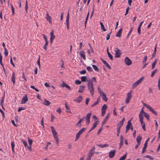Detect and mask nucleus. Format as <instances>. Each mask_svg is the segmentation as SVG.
<instances>
[{
  "label": "nucleus",
  "mask_w": 160,
  "mask_h": 160,
  "mask_svg": "<svg viewBox=\"0 0 160 160\" xmlns=\"http://www.w3.org/2000/svg\"><path fill=\"white\" fill-rule=\"evenodd\" d=\"M138 85H139V84H138V83L136 81V82H134L132 84V88L133 89H134V88H136Z\"/></svg>",
  "instance_id": "72a5a7b5"
},
{
  "label": "nucleus",
  "mask_w": 160,
  "mask_h": 160,
  "mask_svg": "<svg viewBox=\"0 0 160 160\" xmlns=\"http://www.w3.org/2000/svg\"><path fill=\"white\" fill-rule=\"evenodd\" d=\"M46 19L49 22V23L52 24V19L51 17L49 16L48 13L46 15Z\"/></svg>",
  "instance_id": "f8f14e48"
},
{
  "label": "nucleus",
  "mask_w": 160,
  "mask_h": 160,
  "mask_svg": "<svg viewBox=\"0 0 160 160\" xmlns=\"http://www.w3.org/2000/svg\"><path fill=\"white\" fill-rule=\"evenodd\" d=\"M144 116L148 121L149 120V116L148 113H147L146 112H144Z\"/></svg>",
  "instance_id": "f704fd0d"
},
{
  "label": "nucleus",
  "mask_w": 160,
  "mask_h": 160,
  "mask_svg": "<svg viewBox=\"0 0 160 160\" xmlns=\"http://www.w3.org/2000/svg\"><path fill=\"white\" fill-rule=\"evenodd\" d=\"M144 112H145L143 110V108H142L139 113V121H141V122H142V119H143V115H142V114L143 113L144 114Z\"/></svg>",
  "instance_id": "39448f33"
},
{
  "label": "nucleus",
  "mask_w": 160,
  "mask_h": 160,
  "mask_svg": "<svg viewBox=\"0 0 160 160\" xmlns=\"http://www.w3.org/2000/svg\"><path fill=\"white\" fill-rule=\"evenodd\" d=\"M123 123L121 122L120 121L118 124V126L120 127H121L123 125Z\"/></svg>",
  "instance_id": "864d4df0"
},
{
  "label": "nucleus",
  "mask_w": 160,
  "mask_h": 160,
  "mask_svg": "<svg viewBox=\"0 0 160 160\" xmlns=\"http://www.w3.org/2000/svg\"><path fill=\"white\" fill-rule=\"evenodd\" d=\"M112 33V31L108 34H107L106 37V39L107 40H108L110 38V34H111Z\"/></svg>",
  "instance_id": "37998d69"
},
{
  "label": "nucleus",
  "mask_w": 160,
  "mask_h": 160,
  "mask_svg": "<svg viewBox=\"0 0 160 160\" xmlns=\"http://www.w3.org/2000/svg\"><path fill=\"white\" fill-rule=\"evenodd\" d=\"M75 83L77 84H80L81 83V81H80L79 80H76L75 81Z\"/></svg>",
  "instance_id": "052dcab7"
},
{
  "label": "nucleus",
  "mask_w": 160,
  "mask_h": 160,
  "mask_svg": "<svg viewBox=\"0 0 160 160\" xmlns=\"http://www.w3.org/2000/svg\"><path fill=\"white\" fill-rule=\"evenodd\" d=\"M26 109V108L24 107H19L18 109V112H20L22 110H24Z\"/></svg>",
  "instance_id": "a18cd8bd"
},
{
  "label": "nucleus",
  "mask_w": 160,
  "mask_h": 160,
  "mask_svg": "<svg viewBox=\"0 0 160 160\" xmlns=\"http://www.w3.org/2000/svg\"><path fill=\"white\" fill-rule=\"evenodd\" d=\"M100 24L101 25V28L103 30V31H106V29L105 28L103 24V23L102 22H100Z\"/></svg>",
  "instance_id": "cd10ccee"
},
{
  "label": "nucleus",
  "mask_w": 160,
  "mask_h": 160,
  "mask_svg": "<svg viewBox=\"0 0 160 160\" xmlns=\"http://www.w3.org/2000/svg\"><path fill=\"white\" fill-rule=\"evenodd\" d=\"M143 77H142V78L139 79L136 82L138 83V84L139 85L142 82V80L143 79Z\"/></svg>",
  "instance_id": "de8ad7c7"
},
{
  "label": "nucleus",
  "mask_w": 160,
  "mask_h": 160,
  "mask_svg": "<svg viewBox=\"0 0 160 160\" xmlns=\"http://www.w3.org/2000/svg\"><path fill=\"white\" fill-rule=\"evenodd\" d=\"M122 31V28H120L116 33L115 36L117 37H120Z\"/></svg>",
  "instance_id": "a211bd4d"
},
{
  "label": "nucleus",
  "mask_w": 160,
  "mask_h": 160,
  "mask_svg": "<svg viewBox=\"0 0 160 160\" xmlns=\"http://www.w3.org/2000/svg\"><path fill=\"white\" fill-rule=\"evenodd\" d=\"M43 119L44 118H42L41 121V124L43 128H44Z\"/></svg>",
  "instance_id": "bf43d9fd"
},
{
  "label": "nucleus",
  "mask_w": 160,
  "mask_h": 160,
  "mask_svg": "<svg viewBox=\"0 0 160 160\" xmlns=\"http://www.w3.org/2000/svg\"><path fill=\"white\" fill-rule=\"evenodd\" d=\"M99 98H97V100L96 101L94 102V103H93L92 105H91V107H92L96 105L97 104H98V102H99Z\"/></svg>",
  "instance_id": "bb28decb"
},
{
  "label": "nucleus",
  "mask_w": 160,
  "mask_h": 160,
  "mask_svg": "<svg viewBox=\"0 0 160 160\" xmlns=\"http://www.w3.org/2000/svg\"><path fill=\"white\" fill-rule=\"evenodd\" d=\"M143 77H142V78L139 79L136 82L138 83V84L139 85L142 82V80L143 79Z\"/></svg>",
  "instance_id": "49530a36"
},
{
  "label": "nucleus",
  "mask_w": 160,
  "mask_h": 160,
  "mask_svg": "<svg viewBox=\"0 0 160 160\" xmlns=\"http://www.w3.org/2000/svg\"><path fill=\"white\" fill-rule=\"evenodd\" d=\"M115 57L116 58H118L120 57L121 54V52L120 49L118 48H115Z\"/></svg>",
  "instance_id": "f03ea898"
},
{
  "label": "nucleus",
  "mask_w": 160,
  "mask_h": 160,
  "mask_svg": "<svg viewBox=\"0 0 160 160\" xmlns=\"http://www.w3.org/2000/svg\"><path fill=\"white\" fill-rule=\"evenodd\" d=\"M132 91H130L127 94V98L130 99L131 98Z\"/></svg>",
  "instance_id": "a878e982"
},
{
  "label": "nucleus",
  "mask_w": 160,
  "mask_h": 160,
  "mask_svg": "<svg viewBox=\"0 0 160 160\" xmlns=\"http://www.w3.org/2000/svg\"><path fill=\"white\" fill-rule=\"evenodd\" d=\"M142 122H141L140 121V122L141 123V125L142 126V127L143 129V130L144 131H145L146 130V128H145V123L143 122V119H142Z\"/></svg>",
  "instance_id": "4be33fe9"
},
{
  "label": "nucleus",
  "mask_w": 160,
  "mask_h": 160,
  "mask_svg": "<svg viewBox=\"0 0 160 160\" xmlns=\"http://www.w3.org/2000/svg\"><path fill=\"white\" fill-rule=\"evenodd\" d=\"M22 142L23 143V144L24 145V146L25 147L27 146L28 144L27 142L23 140H22Z\"/></svg>",
  "instance_id": "680f3d73"
},
{
  "label": "nucleus",
  "mask_w": 160,
  "mask_h": 160,
  "mask_svg": "<svg viewBox=\"0 0 160 160\" xmlns=\"http://www.w3.org/2000/svg\"><path fill=\"white\" fill-rule=\"evenodd\" d=\"M15 74L14 72H12V82L14 84L15 83Z\"/></svg>",
  "instance_id": "aec40b11"
},
{
  "label": "nucleus",
  "mask_w": 160,
  "mask_h": 160,
  "mask_svg": "<svg viewBox=\"0 0 160 160\" xmlns=\"http://www.w3.org/2000/svg\"><path fill=\"white\" fill-rule=\"evenodd\" d=\"M85 88V86H80L79 87V89L78 91V92L79 93H82L84 91V88Z\"/></svg>",
  "instance_id": "2eb2a0df"
},
{
  "label": "nucleus",
  "mask_w": 160,
  "mask_h": 160,
  "mask_svg": "<svg viewBox=\"0 0 160 160\" xmlns=\"http://www.w3.org/2000/svg\"><path fill=\"white\" fill-rule=\"evenodd\" d=\"M110 116V113H108L107 114L105 118L103 120L102 122V126H103L105 123L107 122V121L109 117Z\"/></svg>",
  "instance_id": "9d476101"
},
{
  "label": "nucleus",
  "mask_w": 160,
  "mask_h": 160,
  "mask_svg": "<svg viewBox=\"0 0 160 160\" xmlns=\"http://www.w3.org/2000/svg\"><path fill=\"white\" fill-rule=\"evenodd\" d=\"M48 44V43H45V44L43 47V48L45 50H47V46Z\"/></svg>",
  "instance_id": "338daca9"
},
{
  "label": "nucleus",
  "mask_w": 160,
  "mask_h": 160,
  "mask_svg": "<svg viewBox=\"0 0 160 160\" xmlns=\"http://www.w3.org/2000/svg\"><path fill=\"white\" fill-rule=\"evenodd\" d=\"M102 99L105 101H107L108 100V98L107 97L106 94L104 92L101 94Z\"/></svg>",
  "instance_id": "6ab92c4d"
},
{
  "label": "nucleus",
  "mask_w": 160,
  "mask_h": 160,
  "mask_svg": "<svg viewBox=\"0 0 160 160\" xmlns=\"http://www.w3.org/2000/svg\"><path fill=\"white\" fill-rule=\"evenodd\" d=\"M158 87L159 90H160V77L159 78L158 80Z\"/></svg>",
  "instance_id": "69168bd1"
},
{
  "label": "nucleus",
  "mask_w": 160,
  "mask_h": 160,
  "mask_svg": "<svg viewBox=\"0 0 160 160\" xmlns=\"http://www.w3.org/2000/svg\"><path fill=\"white\" fill-rule=\"evenodd\" d=\"M62 86L63 87H65L66 88H68V89L71 90V88L66 83L64 82H62Z\"/></svg>",
  "instance_id": "412c9836"
},
{
  "label": "nucleus",
  "mask_w": 160,
  "mask_h": 160,
  "mask_svg": "<svg viewBox=\"0 0 160 160\" xmlns=\"http://www.w3.org/2000/svg\"><path fill=\"white\" fill-rule=\"evenodd\" d=\"M129 7H128L126 9V13L124 15L125 16L127 15V14H128V11H129Z\"/></svg>",
  "instance_id": "e2e57ef3"
},
{
  "label": "nucleus",
  "mask_w": 160,
  "mask_h": 160,
  "mask_svg": "<svg viewBox=\"0 0 160 160\" xmlns=\"http://www.w3.org/2000/svg\"><path fill=\"white\" fill-rule=\"evenodd\" d=\"M11 10H12V15H13L14 14V12H15L14 9L13 7V6L12 5H11Z\"/></svg>",
  "instance_id": "4d7b16f0"
},
{
  "label": "nucleus",
  "mask_w": 160,
  "mask_h": 160,
  "mask_svg": "<svg viewBox=\"0 0 160 160\" xmlns=\"http://www.w3.org/2000/svg\"><path fill=\"white\" fill-rule=\"evenodd\" d=\"M84 119L85 117H83L82 118L80 119L78 122V123L76 124V125L78 126V125H79L78 127L80 128L82 125L81 122Z\"/></svg>",
  "instance_id": "ddd939ff"
},
{
  "label": "nucleus",
  "mask_w": 160,
  "mask_h": 160,
  "mask_svg": "<svg viewBox=\"0 0 160 160\" xmlns=\"http://www.w3.org/2000/svg\"><path fill=\"white\" fill-rule=\"evenodd\" d=\"M123 144V142L120 141V142L119 143V149H121L122 148Z\"/></svg>",
  "instance_id": "0e129e2a"
},
{
  "label": "nucleus",
  "mask_w": 160,
  "mask_h": 160,
  "mask_svg": "<svg viewBox=\"0 0 160 160\" xmlns=\"http://www.w3.org/2000/svg\"><path fill=\"white\" fill-rule=\"evenodd\" d=\"M87 69L89 72H92L93 71L92 68L90 66L87 67Z\"/></svg>",
  "instance_id": "09e8293b"
},
{
  "label": "nucleus",
  "mask_w": 160,
  "mask_h": 160,
  "mask_svg": "<svg viewBox=\"0 0 160 160\" xmlns=\"http://www.w3.org/2000/svg\"><path fill=\"white\" fill-rule=\"evenodd\" d=\"M142 139V137L139 135H138L136 139V141L138 144H140V143Z\"/></svg>",
  "instance_id": "5701e85b"
},
{
  "label": "nucleus",
  "mask_w": 160,
  "mask_h": 160,
  "mask_svg": "<svg viewBox=\"0 0 160 160\" xmlns=\"http://www.w3.org/2000/svg\"><path fill=\"white\" fill-rule=\"evenodd\" d=\"M132 118L128 121L127 122V124L126 126V130L125 133H127L128 131L130 129V125H132V123L131 122V120Z\"/></svg>",
  "instance_id": "423d86ee"
},
{
  "label": "nucleus",
  "mask_w": 160,
  "mask_h": 160,
  "mask_svg": "<svg viewBox=\"0 0 160 160\" xmlns=\"http://www.w3.org/2000/svg\"><path fill=\"white\" fill-rule=\"evenodd\" d=\"M148 109L155 115H157V113L151 106H150Z\"/></svg>",
  "instance_id": "f3484780"
},
{
  "label": "nucleus",
  "mask_w": 160,
  "mask_h": 160,
  "mask_svg": "<svg viewBox=\"0 0 160 160\" xmlns=\"http://www.w3.org/2000/svg\"><path fill=\"white\" fill-rule=\"evenodd\" d=\"M125 64L128 66H130L132 64V62L128 57H126L124 59Z\"/></svg>",
  "instance_id": "20e7f679"
},
{
  "label": "nucleus",
  "mask_w": 160,
  "mask_h": 160,
  "mask_svg": "<svg viewBox=\"0 0 160 160\" xmlns=\"http://www.w3.org/2000/svg\"><path fill=\"white\" fill-rule=\"evenodd\" d=\"M95 152H92L90 151H89L88 154V156H89L90 157H91L92 156L93 154Z\"/></svg>",
  "instance_id": "7c9ffc66"
},
{
  "label": "nucleus",
  "mask_w": 160,
  "mask_h": 160,
  "mask_svg": "<svg viewBox=\"0 0 160 160\" xmlns=\"http://www.w3.org/2000/svg\"><path fill=\"white\" fill-rule=\"evenodd\" d=\"M97 145L99 146V147L101 148H104L105 147H108L109 146V145L107 144H105L104 145H102L101 144H98Z\"/></svg>",
  "instance_id": "393cba45"
},
{
  "label": "nucleus",
  "mask_w": 160,
  "mask_h": 160,
  "mask_svg": "<svg viewBox=\"0 0 160 160\" xmlns=\"http://www.w3.org/2000/svg\"><path fill=\"white\" fill-rule=\"evenodd\" d=\"M98 122V121H96L93 124L92 127L90 129L89 132H88V133H89L92 130H93L97 126L98 124L97 122Z\"/></svg>",
  "instance_id": "9b49d317"
},
{
  "label": "nucleus",
  "mask_w": 160,
  "mask_h": 160,
  "mask_svg": "<svg viewBox=\"0 0 160 160\" xmlns=\"http://www.w3.org/2000/svg\"><path fill=\"white\" fill-rule=\"evenodd\" d=\"M52 131L53 136L57 135V132L55 129L52 130Z\"/></svg>",
  "instance_id": "603ef678"
},
{
  "label": "nucleus",
  "mask_w": 160,
  "mask_h": 160,
  "mask_svg": "<svg viewBox=\"0 0 160 160\" xmlns=\"http://www.w3.org/2000/svg\"><path fill=\"white\" fill-rule=\"evenodd\" d=\"M50 38L54 39L55 38V36L53 33V31L52 30L50 33Z\"/></svg>",
  "instance_id": "c85d7f7f"
},
{
  "label": "nucleus",
  "mask_w": 160,
  "mask_h": 160,
  "mask_svg": "<svg viewBox=\"0 0 160 160\" xmlns=\"http://www.w3.org/2000/svg\"><path fill=\"white\" fill-rule=\"evenodd\" d=\"M4 54L6 57H7L8 55V50L6 48H4Z\"/></svg>",
  "instance_id": "3c124183"
},
{
  "label": "nucleus",
  "mask_w": 160,
  "mask_h": 160,
  "mask_svg": "<svg viewBox=\"0 0 160 160\" xmlns=\"http://www.w3.org/2000/svg\"><path fill=\"white\" fill-rule=\"evenodd\" d=\"M116 150H114L111 151L109 152V157L110 158H113L115 155Z\"/></svg>",
  "instance_id": "0eeeda50"
},
{
  "label": "nucleus",
  "mask_w": 160,
  "mask_h": 160,
  "mask_svg": "<svg viewBox=\"0 0 160 160\" xmlns=\"http://www.w3.org/2000/svg\"><path fill=\"white\" fill-rule=\"evenodd\" d=\"M87 77L82 76L81 77V81L82 82H84L86 81Z\"/></svg>",
  "instance_id": "c9c22d12"
},
{
  "label": "nucleus",
  "mask_w": 160,
  "mask_h": 160,
  "mask_svg": "<svg viewBox=\"0 0 160 160\" xmlns=\"http://www.w3.org/2000/svg\"><path fill=\"white\" fill-rule=\"evenodd\" d=\"M107 108V105L106 104H104L102 107L101 110L106 111Z\"/></svg>",
  "instance_id": "2f4dec72"
},
{
  "label": "nucleus",
  "mask_w": 160,
  "mask_h": 160,
  "mask_svg": "<svg viewBox=\"0 0 160 160\" xmlns=\"http://www.w3.org/2000/svg\"><path fill=\"white\" fill-rule=\"evenodd\" d=\"M87 85L91 95L93 96L94 93V90L93 86V83L92 80H89L87 83Z\"/></svg>",
  "instance_id": "f257e3e1"
},
{
  "label": "nucleus",
  "mask_w": 160,
  "mask_h": 160,
  "mask_svg": "<svg viewBox=\"0 0 160 160\" xmlns=\"http://www.w3.org/2000/svg\"><path fill=\"white\" fill-rule=\"evenodd\" d=\"M28 1H27V0H26V3H25V9L26 12L27 13L28 12L27 10H28Z\"/></svg>",
  "instance_id": "c03bdc74"
},
{
  "label": "nucleus",
  "mask_w": 160,
  "mask_h": 160,
  "mask_svg": "<svg viewBox=\"0 0 160 160\" xmlns=\"http://www.w3.org/2000/svg\"><path fill=\"white\" fill-rule=\"evenodd\" d=\"M80 73L81 74H84L86 73V70H83L81 71Z\"/></svg>",
  "instance_id": "774afa93"
},
{
  "label": "nucleus",
  "mask_w": 160,
  "mask_h": 160,
  "mask_svg": "<svg viewBox=\"0 0 160 160\" xmlns=\"http://www.w3.org/2000/svg\"><path fill=\"white\" fill-rule=\"evenodd\" d=\"M156 50H157V45H156V46L155 48H154V50L153 51V52L152 54V58H153L155 57V55L156 53Z\"/></svg>",
  "instance_id": "79ce46f5"
},
{
  "label": "nucleus",
  "mask_w": 160,
  "mask_h": 160,
  "mask_svg": "<svg viewBox=\"0 0 160 160\" xmlns=\"http://www.w3.org/2000/svg\"><path fill=\"white\" fill-rule=\"evenodd\" d=\"M91 115V113H88L86 115V117L85 118L86 120V123L88 125L90 123V118Z\"/></svg>",
  "instance_id": "7ed1b4c3"
},
{
  "label": "nucleus",
  "mask_w": 160,
  "mask_h": 160,
  "mask_svg": "<svg viewBox=\"0 0 160 160\" xmlns=\"http://www.w3.org/2000/svg\"><path fill=\"white\" fill-rule=\"evenodd\" d=\"M66 22L67 29L68 30L69 29V13L68 12L67 15Z\"/></svg>",
  "instance_id": "6e6552de"
},
{
  "label": "nucleus",
  "mask_w": 160,
  "mask_h": 160,
  "mask_svg": "<svg viewBox=\"0 0 160 160\" xmlns=\"http://www.w3.org/2000/svg\"><path fill=\"white\" fill-rule=\"evenodd\" d=\"M81 134H80V133H79L78 132L76 134V138L75 139V141H77L79 138Z\"/></svg>",
  "instance_id": "ea45409f"
},
{
  "label": "nucleus",
  "mask_w": 160,
  "mask_h": 160,
  "mask_svg": "<svg viewBox=\"0 0 160 160\" xmlns=\"http://www.w3.org/2000/svg\"><path fill=\"white\" fill-rule=\"evenodd\" d=\"M98 92H99V93L100 94V96H101V94H102V93H103L104 92H103L102 90H101L100 89V88L99 87H98Z\"/></svg>",
  "instance_id": "4c0bfd02"
},
{
  "label": "nucleus",
  "mask_w": 160,
  "mask_h": 160,
  "mask_svg": "<svg viewBox=\"0 0 160 160\" xmlns=\"http://www.w3.org/2000/svg\"><path fill=\"white\" fill-rule=\"evenodd\" d=\"M28 142L30 146H31L32 143L33 141L32 139H30L29 138H28Z\"/></svg>",
  "instance_id": "6e6d98bb"
},
{
  "label": "nucleus",
  "mask_w": 160,
  "mask_h": 160,
  "mask_svg": "<svg viewBox=\"0 0 160 160\" xmlns=\"http://www.w3.org/2000/svg\"><path fill=\"white\" fill-rule=\"evenodd\" d=\"M127 157V153L122 156L121 158H120L119 159V160H124Z\"/></svg>",
  "instance_id": "a19ab883"
},
{
  "label": "nucleus",
  "mask_w": 160,
  "mask_h": 160,
  "mask_svg": "<svg viewBox=\"0 0 160 160\" xmlns=\"http://www.w3.org/2000/svg\"><path fill=\"white\" fill-rule=\"evenodd\" d=\"M147 59V56H146L144 57V59L142 61V63H145L146 62Z\"/></svg>",
  "instance_id": "13d9d810"
},
{
  "label": "nucleus",
  "mask_w": 160,
  "mask_h": 160,
  "mask_svg": "<svg viewBox=\"0 0 160 160\" xmlns=\"http://www.w3.org/2000/svg\"><path fill=\"white\" fill-rule=\"evenodd\" d=\"M54 136V139L55 140L56 142H57V144H58V142H59V140H58V136L57 135L56 136L55 135V136Z\"/></svg>",
  "instance_id": "58836bf2"
},
{
  "label": "nucleus",
  "mask_w": 160,
  "mask_h": 160,
  "mask_svg": "<svg viewBox=\"0 0 160 160\" xmlns=\"http://www.w3.org/2000/svg\"><path fill=\"white\" fill-rule=\"evenodd\" d=\"M40 56L39 55V58L37 62V63L38 65L39 68H40Z\"/></svg>",
  "instance_id": "5fc2aeb1"
},
{
  "label": "nucleus",
  "mask_w": 160,
  "mask_h": 160,
  "mask_svg": "<svg viewBox=\"0 0 160 160\" xmlns=\"http://www.w3.org/2000/svg\"><path fill=\"white\" fill-rule=\"evenodd\" d=\"M42 103L43 104L45 105L49 106L51 102L48 100L45 99V100L44 101V102Z\"/></svg>",
  "instance_id": "b1692460"
},
{
  "label": "nucleus",
  "mask_w": 160,
  "mask_h": 160,
  "mask_svg": "<svg viewBox=\"0 0 160 160\" xmlns=\"http://www.w3.org/2000/svg\"><path fill=\"white\" fill-rule=\"evenodd\" d=\"M82 99V96H80L78 98L74 100V101L77 102L78 103L80 102Z\"/></svg>",
  "instance_id": "4468645a"
},
{
  "label": "nucleus",
  "mask_w": 160,
  "mask_h": 160,
  "mask_svg": "<svg viewBox=\"0 0 160 160\" xmlns=\"http://www.w3.org/2000/svg\"><path fill=\"white\" fill-rule=\"evenodd\" d=\"M28 100L27 95L26 94L24 97L22 98L21 101V103L22 104L25 103L28 101Z\"/></svg>",
  "instance_id": "1a4fd4ad"
},
{
  "label": "nucleus",
  "mask_w": 160,
  "mask_h": 160,
  "mask_svg": "<svg viewBox=\"0 0 160 160\" xmlns=\"http://www.w3.org/2000/svg\"><path fill=\"white\" fill-rule=\"evenodd\" d=\"M92 67H93V69H94V70L97 72H98L99 71V68H98V67L95 65H92Z\"/></svg>",
  "instance_id": "c756f323"
},
{
  "label": "nucleus",
  "mask_w": 160,
  "mask_h": 160,
  "mask_svg": "<svg viewBox=\"0 0 160 160\" xmlns=\"http://www.w3.org/2000/svg\"><path fill=\"white\" fill-rule=\"evenodd\" d=\"M157 71H158V69H154L152 72L151 75V77H152L154 76V75L155 73L156 72H157Z\"/></svg>",
  "instance_id": "e433bc0d"
},
{
  "label": "nucleus",
  "mask_w": 160,
  "mask_h": 160,
  "mask_svg": "<svg viewBox=\"0 0 160 160\" xmlns=\"http://www.w3.org/2000/svg\"><path fill=\"white\" fill-rule=\"evenodd\" d=\"M85 53V52L83 51H81L80 53V54L81 57L84 60H85L86 59Z\"/></svg>",
  "instance_id": "dca6fc26"
},
{
  "label": "nucleus",
  "mask_w": 160,
  "mask_h": 160,
  "mask_svg": "<svg viewBox=\"0 0 160 160\" xmlns=\"http://www.w3.org/2000/svg\"><path fill=\"white\" fill-rule=\"evenodd\" d=\"M86 129V128H83L80 129L78 132L80 133V134H81L85 131Z\"/></svg>",
  "instance_id": "473e14b6"
},
{
  "label": "nucleus",
  "mask_w": 160,
  "mask_h": 160,
  "mask_svg": "<svg viewBox=\"0 0 160 160\" xmlns=\"http://www.w3.org/2000/svg\"><path fill=\"white\" fill-rule=\"evenodd\" d=\"M65 108H66L67 112L72 113V112L70 111L69 108V107L68 106H66V107H65Z\"/></svg>",
  "instance_id": "8fccbe9b"
}]
</instances>
